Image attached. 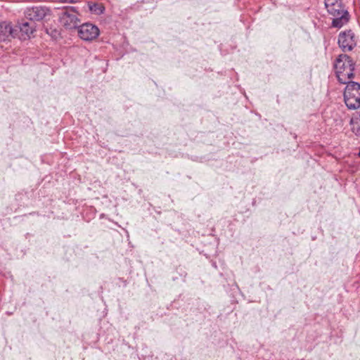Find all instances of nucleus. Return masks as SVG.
Returning a JSON list of instances; mask_svg holds the SVG:
<instances>
[{
  "label": "nucleus",
  "instance_id": "obj_1",
  "mask_svg": "<svg viewBox=\"0 0 360 360\" xmlns=\"http://www.w3.org/2000/svg\"><path fill=\"white\" fill-rule=\"evenodd\" d=\"M356 63L345 53L340 54L334 62V69L338 80L341 84L350 82L354 78Z\"/></svg>",
  "mask_w": 360,
  "mask_h": 360
},
{
  "label": "nucleus",
  "instance_id": "obj_10",
  "mask_svg": "<svg viewBox=\"0 0 360 360\" xmlns=\"http://www.w3.org/2000/svg\"><path fill=\"white\" fill-rule=\"evenodd\" d=\"M88 6L90 11L96 15H101L105 11V8L101 4L89 3Z\"/></svg>",
  "mask_w": 360,
  "mask_h": 360
},
{
  "label": "nucleus",
  "instance_id": "obj_2",
  "mask_svg": "<svg viewBox=\"0 0 360 360\" xmlns=\"http://www.w3.org/2000/svg\"><path fill=\"white\" fill-rule=\"evenodd\" d=\"M325 6L328 13L333 16V27L340 28L349 22L350 15L345 9L341 1L325 0Z\"/></svg>",
  "mask_w": 360,
  "mask_h": 360
},
{
  "label": "nucleus",
  "instance_id": "obj_11",
  "mask_svg": "<svg viewBox=\"0 0 360 360\" xmlns=\"http://www.w3.org/2000/svg\"><path fill=\"white\" fill-rule=\"evenodd\" d=\"M58 34H59V33H58V30H52V31H51V35L53 37L56 38V37H57V36H58Z\"/></svg>",
  "mask_w": 360,
  "mask_h": 360
},
{
  "label": "nucleus",
  "instance_id": "obj_3",
  "mask_svg": "<svg viewBox=\"0 0 360 360\" xmlns=\"http://www.w3.org/2000/svg\"><path fill=\"white\" fill-rule=\"evenodd\" d=\"M347 84L344 91V101L349 109L355 110L360 107V84L350 82Z\"/></svg>",
  "mask_w": 360,
  "mask_h": 360
},
{
  "label": "nucleus",
  "instance_id": "obj_5",
  "mask_svg": "<svg viewBox=\"0 0 360 360\" xmlns=\"http://www.w3.org/2000/svg\"><path fill=\"white\" fill-rule=\"evenodd\" d=\"M338 44L343 52L352 51L357 44L355 34L352 30L340 32L338 34Z\"/></svg>",
  "mask_w": 360,
  "mask_h": 360
},
{
  "label": "nucleus",
  "instance_id": "obj_9",
  "mask_svg": "<svg viewBox=\"0 0 360 360\" xmlns=\"http://www.w3.org/2000/svg\"><path fill=\"white\" fill-rule=\"evenodd\" d=\"M18 29L20 32V37L23 39H26L30 37L31 34L34 31V23L22 22L17 26Z\"/></svg>",
  "mask_w": 360,
  "mask_h": 360
},
{
  "label": "nucleus",
  "instance_id": "obj_8",
  "mask_svg": "<svg viewBox=\"0 0 360 360\" xmlns=\"http://www.w3.org/2000/svg\"><path fill=\"white\" fill-rule=\"evenodd\" d=\"M17 30L13 28L11 23L6 21L0 22V40L6 41L9 37H15Z\"/></svg>",
  "mask_w": 360,
  "mask_h": 360
},
{
  "label": "nucleus",
  "instance_id": "obj_4",
  "mask_svg": "<svg viewBox=\"0 0 360 360\" xmlns=\"http://www.w3.org/2000/svg\"><path fill=\"white\" fill-rule=\"evenodd\" d=\"M76 12L75 7L70 6L60 13V22L65 29L72 30L79 27V20L75 14Z\"/></svg>",
  "mask_w": 360,
  "mask_h": 360
},
{
  "label": "nucleus",
  "instance_id": "obj_6",
  "mask_svg": "<svg viewBox=\"0 0 360 360\" xmlns=\"http://www.w3.org/2000/svg\"><path fill=\"white\" fill-rule=\"evenodd\" d=\"M100 30L91 23H84L78 27V34L84 41H91L98 37Z\"/></svg>",
  "mask_w": 360,
  "mask_h": 360
},
{
  "label": "nucleus",
  "instance_id": "obj_7",
  "mask_svg": "<svg viewBox=\"0 0 360 360\" xmlns=\"http://www.w3.org/2000/svg\"><path fill=\"white\" fill-rule=\"evenodd\" d=\"M49 9L46 6H36L27 8L25 16L31 21H39L43 20L49 13Z\"/></svg>",
  "mask_w": 360,
  "mask_h": 360
}]
</instances>
